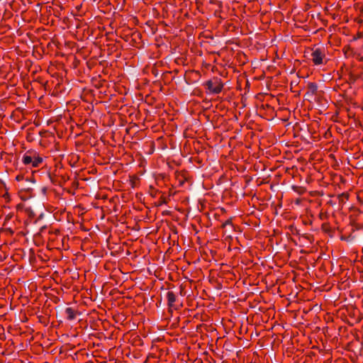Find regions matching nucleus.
Segmentation results:
<instances>
[{
  "instance_id": "1",
  "label": "nucleus",
  "mask_w": 363,
  "mask_h": 363,
  "mask_svg": "<svg viewBox=\"0 0 363 363\" xmlns=\"http://www.w3.org/2000/svg\"><path fill=\"white\" fill-rule=\"evenodd\" d=\"M43 162V157L35 150H28L22 157L23 164L30 167H38Z\"/></svg>"
},
{
  "instance_id": "2",
  "label": "nucleus",
  "mask_w": 363,
  "mask_h": 363,
  "mask_svg": "<svg viewBox=\"0 0 363 363\" xmlns=\"http://www.w3.org/2000/svg\"><path fill=\"white\" fill-rule=\"evenodd\" d=\"M325 57V52L320 48H315L311 50V60L312 61L314 65H323Z\"/></svg>"
},
{
  "instance_id": "3",
  "label": "nucleus",
  "mask_w": 363,
  "mask_h": 363,
  "mask_svg": "<svg viewBox=\"0 0 363 363\" xmlns=\"http://www.w3.org/2000/svg\"><path fill=\"white\" fill-rule=\"evenodd\" d=\"M206 86L211 93L219 94L223 89V84L220 79L214 78L206 82Z\"/></svg>"
},
{
  "instance_id": "4",
  "label": "nucleus",
  "mask_w": 363,
  "mask_h": 363,
  "mask_svg": "<svg viewBox=\"0 0 363 363\" xmlns=\"http://www.w3.org/2000/svg\"><path fill=\"white\" fill-rule=\"evenodd\" d=\"M167 302H168V306L169 307H173L174 304L176 301L177 296L173 291H169L167 293Z\"/></svg>"
},
{
  "instance_id": "5",
  "label": "nucleus",
  "mask_w": 363,
  "mask_h": 363,
  "mask_svg": "<svg viewBox=\"0 0 363 363\" xmlns=\"http://www.w3.org/2000/svg\"><path fill=\"white\" fill-rule=\"evenodd\" d=\"M65 313L67 315L69 320H74L76 317V312L72 308H67L65 309Z\"/></svg>"
},
{
  "instance_id": "6",
  "label": "nucleus",
  "mask_w": 363,
  "mask_h": 363,
  "mask_svg": "<svg viewBox=\"0 0 363 363\" xmlns=\"http://www.w3.org/2000/svg\"><path fill=\"white\" fill-rule=\"evenodd\" d=\"M232 224V220L231 218L230 219H228L226 221H225L223 224H222V228H224L226 225H231Z\"/></svg>"
},
{
  "instance_id": "7",
  "label": "nucleus",
  "mask_w": 363,
  "mask_h": 363,
  "mask_svg": "<svg viewBox=\"0 0 363 363\" xmlns=\"http://www.w3.org/2000/svg\"><path fill=\"white\" fill-rule=\"evenodd\" d=\"M16 179H17V180H19V179H20V177L18 176V177H16Z\"/></svg>"
}]
</instances>
